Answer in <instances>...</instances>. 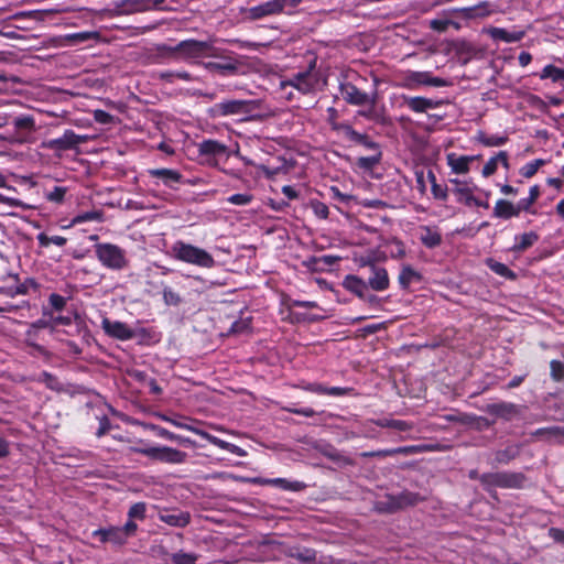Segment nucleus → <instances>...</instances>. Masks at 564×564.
Listing matches in <instances>:
<instances>
[{"mask_svg": "<svg viewBox=\"0 0 564 564\" xmlns=\"http://www.w3.org/2000/svg\"><path fill=\"white\" fill-rule=\"evenodd\" d=\"M172 252L177 260L186 263L203 268H212L215 264L214 258L206 250L182 241L173 245Z\"/></svg>", "mask_w": 564, "mask_h": 564, "instance_id": "f257e3e1", "label": "nucleus"}, {"mask_svg": "<svg viewBox=\"0 0 564 564\" xmlns=\"http://www.w3.org/2000/svg\"><path fill=\"white\" fill-rule=\"evenodd\" d=\"M95 253L100 263L111 270H122L128 265L126 251L117 245L104 242L95 246Z\"/></svg>", "mask_w": 564, "mask_h": 564, "instance_id": "f03ea898", "label": "nucleus"}, {"mask_svg": "<svg viewBox=\"0 0 564 564\" xmlns=\"http://www.w3.org/2000/svg\"><path fill=\"white\" fill-rule=\"evenodd\" d=\"M131 452L142 454L153 460L173 465L183 464L187 457V454L185 452L161 445L131 447Z\"/></svg>", "mask_w": 564, "mask_h": 564, "instance_id": "7ed1b4c3", "label": "nucleus"}, {"mask_svg": "<svg viewBox=\"0 0 564 564\" xmlns=\"http://www.w3.org/2000/svg\"><path fill=\"white\" fill-rule=\"evenodd\" d=\"M163 420L165 422H169L170 424L174 425L175 427L189 431V432L200 436L202 438L206 440L210 444H213L221 449L228 451V452H230L237 456H240V457L247 456V452L243 448H241L232 443L226 442L217 436H214L204 430L197 429V427H195L191 424H187L181 420L172 419L169 416H163Z\"/></svg>", "mask_w": 564, "mask_h": 564, "instance_id": "20e7f679", "label": "nucleus"}, {"mask_svg": "<svg viewBox=\"0 0 564 564\" xmlns=\"http://www.w3.org/2000/svg\"><path fill=\"white\" fill-rule=\"evenodd\" d=\"M178 50V58L183 61L197 59L200 57H219L218 50L205 41L185 40L175 45Z\"/></svg>", "mask_w": 564, "mask_h": 564, "instance_id": "39448f33", "label": "nucleus"}, {"mask_svg": "<svg viewBox=\"0 0 564 564\" xmlns=\"http://www.w3.org/2000/svg\"><path fill=\"white\" fill-rule=\"evenodd\" d=\"M138 530L134 521H127L122 527H109L95 530L93 536L98 538L100 542H110L115 545H123L129 538L133 536Z\"/></svg>", "mask_w": 564, "mask_h": 564, "instance_id": "423d86ee", "label": "nucleus"}, {"mask_svg": "<svg viewBox=\"0 0 564 564\" xmlns=\"http://www.w3.org/2000/svg\"><path fill=\"white\" fill-rule=\"evenodd\" d=\"M319 85L321 78L315 70V63H312L307 70L297 73L288 82L281 83L282 87L292 86L304 95L316 91Z\"/></svg>", "mask_w": 564, "mask_h": 564, "instance_id": "0eeeda50", "label": "nucleus"}, {"mask_svg": "<svg viewBox=\"0 0 564 564\" xmlns=\"http://www.w3.org/2000/svg\"><path fill=\"white\" fill-rule=\"evenodd\" d=\"M254 101L251 100H224L221 102L216 104L212 111L216 116H234V115H247L254 109Z\"/></svg>", "mask_w": 564, "mask_h": 564, "instance_id": "6e6552de", "label": "nucleus"}, {"mask_svg": "<svg viewBox=\"0 0 564 564\" xmlns=\"http://www.w3.org/2000/svg\"><path fill=\"white\" fill-rule=\"evenodd\" d=\"M229 477L234 478L238 481L249 482V484H253V485H270V486L278 487L282 490H286V491H301L305 488L304 482L297 481V480L291 481L285 478H261V477L249 478V477H237L234 475H230Z\"/></svg>", "mask_w": 564, "mask_h": 564, "instance_id": "1a4fd4ad", "label": "nucleus"}, {"mask_svg": "<svg viewBox=\"0 0 564 564\" xmlns=\"http://www.w3.org/2000/svg\"><path fill=\"white\" fill-rule=\"evenodd\" d=\"M102 328L109 336L120 340L132 339L139 336V329L131 328L119 319H102Z\"/></svg>", "mask_w": 564, "mask_h": 564, "instance_id": "9d476101", "label": "nucleus"}, {"mask_svg": "<svg viewBox=\"0 0 564 564\" xmlns=\"http://www.w3.org/2000/svg\"><path fill=\"white\" fill-rule=\"evenodd\" d=\"M522 480V476L507 473H494L481 476V482L503 488L520 487Z\"/></svg>", "mask_w": 564, "mask_h": 564, "instance_id": "9b49d317", "label": "nucleus"}, {"mask_svg": "<svg viewBox=\"0 0 564 564\" xmlns=\"http://www.w3.org/2000/svg\"><path fill=\"white\" fill-rule=\"evenodd\" d=\"M464 19H484L496 12L495 6L489 1H481L473 7L458 8L453 10Z\"/></svg>", "mask_w": 564, "mask_h": 564, "instance_id": "f8f14e48", "label": "nucleus"}, {"mask_svg": "<svg viewBox=\"0 0 564 564\" xmlns=\"http://www.w3.org/2000/svg\"><path fill=\"white\" fill-rule=\"evenodd\" d=\"M368 268L370 272L367 283L368 288L379 292L387 290L390 284L388 271L375 263H369Z\"/></svg>", "mask_w": 564, "mask_h": 564, "instance_id": "ddd939ff", "label": "nucleus"}, {"mask_svg": "<svg viewBox=\"0 0 564 564\" xmlns=\"http://www.w3.org/2000/svg\"><path fill=\"white\" fill-rule=\"evenodd\" d=\"M285 6V0H269L259 6L249 9L251 19H261L267 15L278 14L282 12Z\"/></svg>", "mask_w": 564, "mask_h": 564, "instance_id": "4468645a", "label": "nucleus"}, {"mask_svg": "<svg viewBox=\"0 0 564 564\" xmlns=\"http://www.w3.org/2000/svg\"><path fill=\"white\" fill-rule=\"evenodd\" d=\"M341 94L344 99L351 105L366 106L375 104V100L368 94L350 84L343 86Z\"/></svg>", "mask_w": 564, "mask_h": 564, "instance_id": "2eb2a0df", "label": "nucleus"}, {"mask_svg": "<svg viewBox=\"0 0 564 564\" xmlns=\"http://www.w3.org/2000/svg\"><path fill=\"white\" fill-rule=\"evenodd\" d=\"M159 519L172 527L184 528L189 523V513L180 510H162Z\"/></svg>", "mask_w": 564, "mask_h": 564, "instance_id": "dca6fc26", "label": "nucleus"}, {"mask_svg": "<svg viewBox=\"0 0 564 564\" xmlns=\"http://www.w3.org/2000/svg\"><path fill=\"white\" fill-rule=\"evenodd\" d=\"M475 156L462 155L458 156L455 153H448L446 161L452 172L456 174H466L469 171V164L475 160Z\"/></svg>", "mask_w": 564, "mask_h": 564, "instance_id": "f3484780", "label": "nucleus"}, {"mask_svg": "<svg viewBox=\"0 0 564 564\" xmlns=\"http://www.w3.org/2000/svg\"><path fill=\"white\" fill-rule=\"evenodd\" d=\"M207 70L215 72L221 75L235 74L238 70L239 63L237 59L226 57L224 62H208L204 63Z\"/></svg>", "mask_w": 564, "mask_h": 564, "instance_id": "a211bd4d", "label": "nucleus"}, {"mask_svg": "<svg viewBox=\"0 0 564 564\" xmlns=\"http://www.w3.org/2000/svg\"><path fill=\"white\" fill-rule=\"evenodd\" d=\"M487 34L490 35L491 39L496 41H502L505 43H513L520 41L524 36L523 31L518 32H508L502 28L490 26L485 30Z\"/></svg>", "mask_w": 564, "mask_h": 564, "instance_id": "6ab92c4d", "label": "nucleus"}, {"mask_svg": "<svg viewBox=\"0 0 564 564\" xmlns=\"http://www.w3.org/2000/svg\"><path fill=\"white\" fill-rule=\"evenodd\" d=\"M520 208L517 205L512 204L509 200L506 199H499L497 200L495 207H494V216L497 218H511L517 217L520 214Z\"/></svg>", "mask_w": 564, "mask_h": 564, "instance_id": "aec40b11", "label": "nucleus"}, {"mask_svg": "<svg viewBox=\"0 0 564 564\" xmlns=\"http://www.w3.org/2000/svg\"><path fill=\"white\" fill-rule=\"evenodd\" d=\"M343 286L359 297H365L368 292L367 283L357 275H347L343 281Z\"/></svg>", "mask_w": 564, "mask_h": 564, "instance_id": "412c9836", "label": "nucleus"}, {"mask_svg": "<svg viewBox=\"0 0 564 564\" xmlns=\"http://www.w3.org/2000/svg\"><path fill=\"white\" fill-rule=\"evenodd\" d=\"M406 79L410 84H423L435 87L444 86V80L437 77H431L427 72H411L408 74Z\"/></svg>", "mask_w": 564, "mask_h": 564, "instance_id": "4be33fe9", "label": "nucleus"}, {"mask_svg": "<svg viewBox=\"0 0 564 564\" xmlns=\"http://www.w3.org/2000/svg\"><path fill=\"white\" fill-rule=\"evenodd\" d=\"M422 280V275L420 272L414 270L409 264H403L398 276V282L403 290L409 289V286L414 282H420Z\"/></svg>", "mask_w": 564, "mask_h": 564, "instance_id": "5701e85b", "label": "nucleus"}, {"mask_svg": "<svg viewBox=\"0 0 564 564\" xmlns=\"http://www.w3.org/2000/svg\"><path fill=\"white\" fill-rule=\"evenodd\" d=\"M489 412L505 420H510L519 414L518 406L513 403L500 402L489 406Z\"/></svg>", "mask_w": 564, "mask_h": 564, "instance_id": "b1692460", "label": "nucleus"}, {"mask_svg": "<svg viewBox=\"0 0 564 564\" xmlns=\"http://www.w3.org/2000/svg\"><path fill=\"white\" fill-rule=\"evenodd\" d=\"M150 175L162 180L164 185L172 186L174 183H178L182 175L176 170L171 169H155L149 171Z\"/></svg>", "mask_w": 564, "mask_h": 564, "instance_id": "393cba45", "label": "nucleus"}, {"mask_svg": "<svg viewBox=\"0 0 564 564\" xmlns=\"http://www.w3.org/2000/svg\"><path fill=\"white\" fill-rule=\"evenodd\" d=\"M514 240L516 243L512 246V251L523 252L530 247H532L539 240V235L534 231H529L516 236Z\"/></svg>", "mask_w": 564, "mask_h": 564, "instance_id": "a878e982", "label": "nucleus"}, {"mask_svg": "<svg viewBox=\"0 0 564 564\" xmlns=\"http://www.w3.org/2000/svg\"><path fill=\"white\" fill-rule=\"evenodd\" d=\"M227 147L216 140H204L198 144V152L202 155H219L225 153Z\"/></svg>", "mask_w": 564, "mask_h": 564, "instance_id": "bb28decb", "label": "nucleus"}, {"mask_svg": "<svg viewBox=\"0 0 564 564\" xmlns=\"http://www.w3.org/2000/svg\"><path fill=\"white\" fill-rule=\"evenodd\" d=\"M404 104L415 112H424L427 109L434 108L435 102L424 97H405Z\"/></svg>", "mask_w": 564, "mask_h": 564, "instance_id": "cd10ccee", "label": "nucleus"}, {"mask_svg": "<svg viewBox=\"0 0 564 564\" xmlns=\"http://www.w3.org/2000/svg\"><path fill=\"white\" fill-rule=\"evenodd\" d=\"M454 193L458 196V202L467 205V206H481L488 208L487 203L479 202L474 195L470 188L468 187H455Z\"/></svg>", "mask_w": 564, "mask_h": 564, "instance_id": "c85d7f7f", "label": "nucleus"}, {"mask_svg": "<svg viewBox=\"0 0 564 564\" xmlns=\"http://www.w3.org/2000/svg\"><path fill=\"white\" fill-rule=\"evenodd\" d=\"M120 9L126 14L150 11L147 0H123Z\"/></svg>", "mask_w": 564, "mask_h": 564, "instance_id": "c756f323", "label": "nucleus"}, {"mask_svg": "<svg viewBox=\"0 0 564 564\" xmlns=\"http://www.w3.org/2000/svg\"><path fill=\"white\" fill-rule=\"evenodd\" d=\"M343 131H344L345 135L354 142L364 144L365 147L370 148V149L377 148V144L375 142H372L371 140H369V138L367 135L355 131L350 126H344Z\"/></svg>", "mask_w": 564, "mask_h": 564, "instance_id": "7c9ffc66", "label": "nucleus"}, {"mask_svg": "<svg viewBox=\"0 0 564 564\" xmlns=\"http://www.w3.org/2000/svg\"><path fill=\"white\" fill-rule=\"evenodd\" d=\"M421 241L424 246H426L429 248H433L441 243L442 238L437 231H435L429 227H423L422 234H421Z\"/></svg>", "mask_w": 564, "mask_h": 564, "instance_id": "2f4dec72", "label": "nucleus"}, {"mask_svg": "<svg viewBox=\"0 0 564 564\" xmlns=\"http://www.w3.org/2000/svg\"><path fill=\"white\" fill-rule=\"evenodd\" d=\"M173 564H196L198 555L195 553H187L182 550L174 552L170 555Z\"/></svg>", "mask_w": 564, "mask_h": 564, "instance_id": "473e14b6", "label": "nucleus"}, {"mask_svg": "<svg viewBox=\"0 0 564 564\" xmlns=\"http://www.w3.org/2000/svg\"><path fill=\"white\" fill-rule=\"evenodd\" d=\"M13 124L17 131L32 132L35 130V121L32 116L14 117Z\"/></svg>", "mask_w": 564, "mask_h": 564, "instance_id": "72a5a7b5", "label": "nucleus"}, {"mask_svg": "<svg viewBox=\"0 0 564 564\" xmlns=\"http://www.w3.org/2000/svg\"><path fill=\"white\" fill-rule=\"evenodd\" d=\"M487 265L490 268L491 271L497 273L500 276H503L506 279L513 280L516 279V274L503 263L495 261L492 259L487 260Z\"/></svg>", "mask_w": 564, "mask_h": 564, "instance_id": "f704fd0d", "label": "nucleus"}, {"mask_svg": "<svg viewBox=\"0 0 564 564\" xmlns=\"http://www.w3.org/2000/svg\"><path fill=\"white\" fill-rule=\"evenodd\" d=\"M62 138L66 150L75 148L76 145L86 142L88 139L87 135H78L73 130H66Z\"/></svg>", "mask_w": 564, "mask_h": 564, "instance_id": "c9c22d12", "label": "nucleus"}, {"mask_svg": "<svg viewBox=\"0 0 564 564\" xmlns=\"http://www.w3.org/2000/svg\"><path fill=\"white\" fill-rule=\"evenodd\" d=\"M102 220V213L99 210H90L85 212L82 214H78L75 216L72 220L73 225L86 223V221H101Z\"/></svg>", "mask_w": 564, "mask_h": 564, "instance_id": "e433bc0d", "label": "nucleus"}, {"mask_svg": "<svg viewBox=\"0 0 564 564\" xmlns=\"http://www.w3.org/2000/svg\"><path fill=\"white\" fill-rule=\"evenodd\" d=\"M36 238H37V241L41 247H48L51 243H54L58 247H63L67 242V239L65 237H62V236L48 237L44 232L39 234Z\"/></svg>", "mask_w": 564, "mask_h": 564, "instance_id": "4c0bfd02", "label": "nucleus"}, {"mask_svg": "<svg viewBox=\"0 0 564 564\" xmlns=\"http://www.w3.org/2000/svg\"><path fill=\"white\" fill-rule=\"evenodd\" d=\"M540 195L539 186L534 185L530 188L529 197L523 198L518 202V206L520 208V212L522 210H529L531 205L535 203Z\"/></svg>", "mask_w": 564, "mask_h": 564, "instance_id": "58836bf2", "label": "nucleus"}, {"mask_svg": "<svg viewBox=\"0 0 564 564\" xmlns=\"http://www.w3.org/2000/svg\"><path fill=\"white\" fill-rule=\"evenodd\" d=\"M533 435L539 437L552 438L564 435V429L560 426H550L536 430Z\"/></svg>", "mask_w": 564, "mask_h": 564, "instance_id": "ea45409f", "label": "nucleus"}, {"mask_svg": "<svg viewBox=\"0 0 564 564\" xmlns=\"http://www.w3.org/2000/svg\"><path fill=\"white\" fill-rule=\"evenodd\" d=\"M541 77L551 78L553 82L564 80V69L547 65L543 68Z\"/></svg>", "mask_w": 564, "mask_h": 564, "instance_id": "a19ab883", "label": "nucleus"}, {"mask_svg": "<svg viewBox=\"0 0 564 564\" xmlns=\"http://www.w3.org/2000/svg\"><path fill=\"white\" fill-rule=\"evenodd\" d=\"M478 140L486 147H500L508 141V138L502 135H486L481 133Z\"/></svg>", "mask_w": 564, "mask_h": 564, "instance_id": "79ce46f5", "label": "nucleus"}, {"mask_svg": "<svg viewBox=\"0 0 564 564\" xmlns=\"http://www.w3.org/2000/svg\"><path fill=\"white\" fill-rule=\"evenodd\" d=\"M429 180L432 183V194L436 199L445 200L447 198V189L436 183V177L433 172H429Z\"/></svg>", "mask_w": 564, "mask_h": 564, "instance_id": "37998d69", "label": "nucleus"}, {"mask_svg": "<svg viewBox=\"0 0 564 564\" xmlns=\"http://www.w3.org/2000/svg\"><path fill=\"white\" fill-rule=\"evenodd\" d=\"M147 507L143 502H137L132 505L128 511V521H133L134 519L143 520L145 518Z\"/></svg>", "mask_w": 564, "mask_h": 564, "instance_id": "c03bdc74", "label": "nucleus"}, {"mask_svg": "<svg viewBox=\"0 0 564 564\" xmlns=\"http://www.w3.org/2000/svg\"><path fill=\"white\" fill-rule=\"evenodd\" d=\"M381 153L377 152L375 155L361 156L357 160L359 167L370 170L380 162Z\"/></svg>", "mask_w": 564, "mask_h": 564, "instance_id": "a18cd8bd", "label": "nucleus"}, {"mask_svg": "<svg viewBox=\"0 0 564 564\" xmlns=\"http://www.w3.org/2000/svg\"><path fill=\"white\" fill-rule=\"evenodd\" d=\"M543 164L544 161L541 159L529 162L521 170L522 176L527 178L532 177L538 172L539 167L542 166Z\"/></svg>", "mask_w": 564, "mask_h": 564, "instance_id": "49530a36", "label": "nucleus"}, {"mask_svg": "<svg viewBox=\"0 0 564 564\" xmlns=\"http://www.w3.org/2000/svg\"><path fill=\"white\" fill-rule=\"evenodd\" d=\"M253 196L249 193L234 194L227 198L228 203L239 206H246L250 204Z\"/></svg>", "mask_w": 564, "mask_h": 564, "instance_id": "de8ad7c7", "label": "nucleus"}, {"mask_svg": "<svg viewBox=\"0 0 564 564\" xmlns=\"http://www.w3.org/2000/svg\"><path fill=\"white\" fill-rule=\"evenodd\" d=\"M163 299L167 305H177L181 302L180 294L171 288H164Z\"/></svg>", "mask_w": 564, "mask_h": 564, "instance_id": "09e8293b", "label": "nucleus"}, {"mask_svg": "<svg viewBox=\"0 0 564 564\" xmlns=\"http://www.w3.org/2000/svg\"><path fill=\"white\" fill-rule=\"evenodd\" d=\"M65 194H66V188L65 187L56 186L51 192H47L45 194V197L50 202L61 203V202H63Z\"/></svg>", "mask_w": 564, "mask_h": 564, "instance_id": "8fccbe9b", "label": "nucleus"}, {"mask_svg": "<svg viewBox=\"0 0 564 564\" xmlns=\"http://www.w3.org/2000/svg\"><path fill=\"white\" fill-rule=\"evenodd\" d=\"M48 303L54 312H61L66 305V299L59 294H51L48 299Z\"/></svg>", "mask_w": 564, "mask_h": 564, "instance_id": "3c124183", "label": "nucleus"}, {"mask_svg": "<svg viewBox=\"0 0 564 564\" xmlns=\"http://www.w3.org/2000/svg\"><path fill=\"white\" fill-rule=\"evenodd\" d=\"M158 52L163 57H170V58H178V50H175V46H169L165 44L158 45L156 47Z\"/></svg>", "mask_w": 564, "mask_h": 564, "instance_id": "603ef678", "label": "nucleus"}, {"mask_svg": "<svg viewBox=\"0 0 564 564\" xmlns=\"http://www.w3.org/2000/svg\"><path fill=\"white\" fill-rule=\"evenodd\" d=\"M14 105H7L0 107V128L4 127L9 120L13 117L12 108Z\"/></svg>", "mask_w": 564, "mask_h": 564, "instance_id": "864d4df0", "label": "nucleus"}, {"mask_svg": "<svg viewBox=\"0 0 564 564\" xmlns=\"http://www.w3.org/2000/svg\"><path fill=\"white\" fill-rule=\"evenodd\" d=\"M93 37H97L96 32H80V33H74V34H70L67 36V39L74 43L85 42Z\"/></svg>", "mask_w": 564, "mask_h": 564, "instance_id": "5fc2aeb1", "label": "nucleus"}, {"mask_svg": "<svg viewBox=\"0 0 564 564\" xmlns=\"http://www.w3.org/2000/svg\"><path fill=\"white\" fill-rule=\"evenodd\" d=\"M249 322L250 319H236L231 325L230 333L238 334L246 332L250 327Z\"/></svg>", "mask_w": 564, "mask_h": 564, "instance_id": "6e6d98bb", "label": "nucleus"}, {"mask_svg": "<svg viewBox=\"0 0 564 564\" xmlns=\"http://www.w3.org/2000/svg\"><path fill=\"white\" fill-rule=\"evenodd\" d=\"M312 207H313L315 215L318 216L319 218L325 219L328 217L329 210H328V207L324 203L314 202V203H312Z\"/></svg>", "mask_w": 564, "mask_h": 564, "instance_id": "4d7b16f0", "label": "nucleus"}, {"mask_svg": "<svg viewBox=\"0 0 564 564\" xmlns=\"http://www.w3.org/2000/svg\"><path fill=\"white\" fill-rule=\"evenodd\" d=\"M449 24H451L449 20L434 19V20L430 21L431 29H433L434 31H437V32L446 31Z\"/></svg>", "mask_w": 564, "mask_h": 564, "instance_id": "13d9d810", "label": "nucleus"}, {"mask_svg": "<svg viewBox=\"0 0 564 564\" xmlns=\"http://www.w3.org/2000/svg\"><path fill=\"white\" fill-rule=\"evenodd\" d=\"M551 372L555 380H560L564 375V366L562 362L552 360L551 361Z\"/></svg>", "mask_w": 564, "mask_h": 564, "instance_id": "bf43d9fd", "label": "nucleus"}, {"mask_svg": "<svg viewBox=\"0 0 564 564\" xmlns=\"http://www.w3.org/2000/svg\"><path fill=\"white\" fill-rule=\"evenodd\" d=\"M497 167H498L497 159H495V156H494L484 165L482 175L485 177L492 175L497 171Z\"/></svg>", "mask_w": 564, "mask_h": 564, "instance_id": "052dcab7", "label": "nucleus"}, {"mask_svg": "<svg viewBox=\"0 0 564 564\" xmlns=\"http://www.w3.org/2000/svg\"><path fill=\"white\" fill-rule=\"evenodd\" d=\"M156 435L162 437V438H165V440H169V441H178V436L175 435L174 433L167 431L166 429H163V427H153Z\"/></svg>", "mask_w": 564, "mask_h": 564, "instance_id": "680f3d73", "label": "nucleus"}, {"mask_svg": "<svg viewBox=\"0 0 564 564\" xmlns=\"http://www.w3.org/2000/svg\"><path fill=\"white\" fill-rule=\"evenodd\" d=\"M94 118L99 123H109L112 120V116L104 110H96Z\"/></svg>", "mask_w": 564, "mask_h": 564, "instance_id": "e2e57ef3", "label": "nucleus"}, {"mask_svg": "<svg viewBox=\"0 0 564 564\" xmlns=\"http://www.w3.org/2000/svg\"><path fill=\"white\" fill-rule=\"evenodd\" d=\"M45 147L50 148V149H55V150H66L65 149V144H64V140L63 138H58V139H53V140H50L45 143Z\"/></svg>", "mask_w": 564, "mask_h": 564, "instance_id": "0e129e2a", "label": "nucleus"}, {"mask_svg": "<svg viewBox=\"0 0 564 564\" xmlns=\"http://www.w3.org/2000/svg\"><path fill=\"white\" fill-rule=\"evenodd\" d=\"M109 426H110L109 420L106 416H104L100 420L99 429L97 431V436L98 437L102 436L109 430Z\"/></svg>", "mask_w": 564, "mask_h": 564, "instance_id": "69168bd1", "label": "nucleus"}, {"mask_svg": "<svg viewBox=\"0 0 564 564\" xmlns=\"http://www.w3.org/2000/svg\"><path fill=\"white\" fill-rule=\"evenodd\" d=\"M495 159H497V164H501L505 169H509L508 153L506 151H500Z\"/></svg>", "mask_w": 564, "mask_h": 564, "instance_id": "338daca9", "label": "nucleus"}, {"mask_svg": "<svg viewBox=\"0 0 564 564\" xmlns=\"http://www.w3.org/2000/svg\"><path fill=\"white\" fill-rule=\"evenodd\" d=\"M306 389L318 394H326L327 391V387H324L319 383H311L306 387Z\"/></svg>", "mask_w": 564, "mask_h": 564, "instance_id": "774afa93", "label": "nucleus"}]
</instances>
